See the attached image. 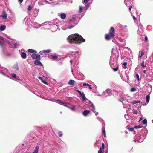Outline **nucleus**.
I'll return each instance as SVG.
<instances>
[{
	"label": "nucleus",
	"mask_w": 153,
	"mask_h": 153,
	"mask_svg": "<svg viewBox=\"0 0 153 153\" xmlns=\"http://www.w3.org/2000/svg\"><path fill=\"white\" fill-rule=\"evenodd\" d=\"M75 91L78 92V93H79L80 95L82 94V93L80 91H79V90H75Z\"/></svg>",
	"instance_id": "38"
},
{
	"label": "nucleus",
	"mask_w": 153,
	"mask_h": 153,
	"mask_svg": "<svg viewBox=\"0 0 153 153\" xmlns=\"http://www.w3.org/2000/svg\"><path fill=\"white\" fill-rule=\"evenodd\" d=\"M83 7H79V12L80 13H81L82 11L83 10Z\"/></svg>",
	"instance_id": "28"
},
{
	"label": "nucleus",
	"mask_w": 153,
	"mask_h": 153,
	"mask_svg": "<svg viewBox=\"0 0 153 153\" xmlns=\"http://www.w3.org/2000/svg\"><path fill=\"white\" fill-rule=\"evenodd\" d=\"M43 53H44V52L43 51H40L39 52V53L41 55Z\"/></svg>",
	"instance_id": "52"
},
{
	"label": "nucleus",
	"mask_w": 153,
	"mask_h": 153,
	"mask_svg": "<svg viewBox=\"0 0 153 153\" xmlns=\"http://www.w3.org/2000/svg\"><path fill=\"white\" fill-rule=\"evenodd\" d=\"M150 96L149 95H147L146 97V101L147 103L149 102Z\"/></svg>",
	"instance_id": "16"
},
{
	"label": "nucleus",
	"mask_w": 153,
	"mask_h": 153,
	"mask_svg": "<svg viewBox=\"0 0 153 153\" xmlns=\"http://www.w3.org/2000/svg\"><path fill=\"white\" fill-rule=\"evenodd\" d=\"M39 149V147L37 146L35 149V151L32 153H38V151Z\"/></svg>",
	"instance_id": "14"
},
{
	"label": "nucleus",
	"mask_w": 153,
	"mask_h": 153,
	"mask_svg": "<svg viewBox=\"0 0 153 153\" xmlns=\"http://www.w3.org/2000/svg\"><path fill=\"white\" fill-rule=\"evenodd\" d=\"M73 27H74V26H73V25H71V26H70V27H69V28H72Z\"/></svg>",
	"instance_id": "59"
},
{
	"label": "nucleus",
	"mask_w": 153,
	"mask_h": 153,
	"mask_svg": "<svg viewBox=\"0 0 153 153\" xmlns=\"http://www.w3.org/2000/svg\"><path fill=\"white\" fill-rule=\"evenodd\" d=\"M27 51L29 52L33 53V54H36L37 53V52L36 51L32 49H29Z\"/></svg>",
	"instance_id": "7"
},
{
	"label": "nucleus",
	"mask_w": 153,
	"mask_h": 153,
	"mask_svg": "<svg viewBox=\"0 0 153 153\" xmlns=\"http://www.w3.org/2000/svg\"><path fill=\"white\" fill-rule=\"evenodd\" d=\"M102 133L104 135V137H106V135H105V127H102Z\"/></svg>",
	"instance_id": "12"
},
{
	"label": "nucleus",
	"mask_w": 153,
	"mask_h": 153,
	"mask_svg": "<svg viewBox=\"0 0 153 153\" xmlns=\"http://www.w3.org/2000/svg\"><path fill=\"white\" fill-rule=\"evenodd\" d=\"M61 105H62L65 106L67 107L68 104V103H65V102H62V104Z\"/></svg>",
	"instance_id": "21"
},
{
	"label": "nucleus",
	"mask_w": 153,
	"mask_h": 153,
	"mask_svg": "<svg viewBox=\"0 0 153 153\" xmlns=\"http://www.w3.org/2000/svg\"><path fill=\"white\" fill-rule=\"evenodd\" d=\"M31 57L34 59L40 60L41 59V56L39 54H33L31 56Z\"/></svg>",
	"instance_id": "3"
},
{
	"label": "nucleus",
	"mask_w": 153,
	"mask_h": 153,
	"mask_svg": "<svg viewBox=\"0 0 153 153\" xmlns=\"http://www.w3.org/2000/svg\"><path fill=\"white\" fill-rule=\"evenodd\" d=\"M141 66L143 67H146V64L144 65V61H143L141 64Z\"/></svg>",
	"instance_id": "25"
},
{
	"label": "nucleus",
	"mask_w": 153,
	"mask_h": 153,
	"mask_svg": "<svg viewBox=\"0 0 153 153\" xmlns=\"http://www.w3.org/2000/svg\"><path fill=\"white\" fill-rule=\"evenodd\" d=\"M104 148H105L104 144L103 143H102V144L101 146V147H100V149H104Z\"/></svg>",
	"instance_id": "24"
},
{
	"label": "nucleus",
	"mask_w": 153,
	"mask_h": 153,
	"mask_svg": "<svg viewBox=\"0 0 153 153\" xmlns=\"http://www.w3.org/2000/svg\"><path fill=\"white\" fill-rule=\"evenodd\" d=\"M58 134L59 137H61L63 135V133L61 131H59L58 133Z\"/></svg>",
	"instance_id": "18"
},
{
	"label": "nucleus",
	"mask_w": 153,
	"mask_h": 153,
	"mask_svg": "<svg viewBox=\"0 0 153 153\" xmlns=\"http://www.w3.org/2000/svg\"><path fill=\"white\" fill-rule=\"evenodd\" d=\"M89 113L90 111L89 110H85L83 112V114L85 116H86Z\"/></svg>",
	"instance_id": "8"
},
{
	"label": "nucleus",
	"mask_w": 153,
	"mask_h": 153,
	"mask_svg": "<svg viewBox=\"0 0 153 153\" xmlns=\"http://www.w3.org/2000/svg\"><path fill=\"white\" fill-rule=\"evenodd\" d=\"M119 100L121 102H122L124 100V99L123 97L120 98V99H119Z\"/></svg>",
	"instance_id": "41"
},
{
	"label": "nucleus",
	"mask_w": 153,
	"mask_h": 153,
	"mask_svg": "<svg viewBox=\"0 0 153 153\" xmlns=\"http://www.w3.org/2000/svg\"><path fill=\"white\" fill-rule=\"evenodd\" d=\"M1 74H2L4 76L8 77V76L4 72L1 71Z\"/></svg>",
	"instance_id": "23"
},
{
	"label": "nucleus",
	"mask_w": 153,
	"mask_h": 153,
	"mask_svg": "<svg viewBox=\"0 0 153 153\" xmlns=\"http://www.w3.org/2000/svg\"><path fill=\"white\" fill-rule=\"evenodd\" d=\"M68 41L71 44H80L82 42H85V40L82 36L78 34L70 35L68 39Z\"/></svg>",
	"instance_id": "1"
},
{
	"label": "nucleus",
	"mask_w": 153,
	"mask_h": 153,
	"mask_svg": "<svg viewBox=\"0 0 153 153\" xmlns=\"http://www.w3.org/2000/svg\"><path fill=\"white\" fill-rule=\"evenodd\" d=\"M21 57L23 59H25L27 57V55L25 53L22 52L21 54Z\"/></svg>",
	"instance_id": "10"
},
{
	"label": "nucleus",
	"mask_w": 153,
	"mask_h": 153,
	"mask_svg": "<svg viewBox=\"0 0 153 153\" xmlns=\"http://www.w3.org/2000/svg\"><path fill=\"white\" fill-rule=\"evenodd\" d=\"M12 76L14 78H16V75L14 73L12 74Z\"/></svg>",
	"instance_id": "40"
},
{
	"label": "nucleus",
	"mask_w": 153,
	"mask_h": 153,
	"mask_svg": "<svg viewBox=\"0 0 153 153\" xmlns=\"http://www.w3.org/2000/svg\"><path fill=\"white\" fill-rule=\"evenodd\" d=\"M23 0H19V1L20 3H22L23 2Z\"/></svg>",
	"instance_id": "58"
},
{
	"label": "nucleus",
	"mask_w": 153,
	"mask_h": 153,
	"mask_svg": "<svg viewBox=\"0 0 153 153\" xmlns=\"http://www.w3.org/2000/svg\"><path fill=\"white\" fill-rule=\"evenodd\" d=\"M104 152V149H100L98 151V153H103Z\"/></svg>",
	"instance_id": "22"
},
{
	"label": "nucleus",
	"mask_w": 153,
	"mask_h": 153,
	"mask_svg": "<svg viewBox=\"0 0 153 153\" xmlns=\"http://www.w3.org/2000/svg\"><path fill=\"white\" fill-rule=\"evenodd\" d=\"M142 123L143 124H145L147 123V121L146 119H144L142 121Z\"/></svg>",
	"instance_id": "20"
},
{
	"label": "nucleus",
	"mask_w": 153,
	"mask_h": 153,
	"mask_svg": "<svg viewBox=\"0 0 153 153\" xmlns=\"http://www.w3.org/2000/svg\"><path fill=\"white\" fill-rule=\"evenodd\" d=\"M84 86H88L89 85V84L88 83H84L83 85Z\"/></svg>",
	"instance_id": "44"
},
{
	"label": "nucleus",
	"mask_w": 153,
	"mask_h": 153,
	"mask_svg": "<svg viewBox=\"0 0 153 153\" xmlns=\"http://www.w3.org/2000/svg\"><path fill=\"white\" fill-rule=\"evenodd\" d=\"M6 28V27L4 25H1L0 27V30L1 31H3Z\"/></svg>",
	"instance_id": "15"
},
{
	"label": "nucleus",
	"mask_w": 153,
	"mask_h": 153,
	"mask_svg": "<svg viewBox=\"0 0 153 153\" xmlns=\"http://www.w3.org/2000/svg\"><path fill=\"white\" fill-rule=\"evenodd\" d=\"M136 77L137 78V79L138 80V81H139L140 80L139 76V75H138V74H137L136 75Z\"/></svg>",
	"instance_id": "37"
},
{
	"label": "nucleus",
	"mask_w": 153,
	"mask_h": 153,
	"mask_svg": "<svg viewBox=\"0 0 153 153\" xmlns=\"http://www.w3.org/2000/svg\"><path fill=\"white\" fill-rule=\"evenodd\" d=\"M1 17H2L3 19L7 18V16L5 11L4 10L3 11L1 15Z\"/></svg>",
	"instance_id": "4"
},
{
	"label": "nucleus",
	"mask_w": 153,
	"mask_h": 153,
	"mask_svg": "<svg viewBox=\"0 0 153 153\" xmlns=\"http://www.w3.org/2000/svg\"><path fill=\"white\" fill-rule=\"evenodd\" d=\"M145 41L146 42H147L148 41V38L146 36L145 38Z\"/></svg>",
	"instance_id": "50"
},
{
	"label": "nucleus",
	"mask_w": 153,
	"mask_h": 153,
	"mask_svg": "<svg viewBox=\"0 0 153 153\" xmlns=\"http://www.w3.org/2000/svg\"><path fill=\"white\" fill-rule=\"evenodd\" d=\"M89 0H84L83 2L85 3H87Z\"/></svg>",
	"instance_id": "48"
},
{
	"label": "nucleus",
	"mask_w": 153,
	"mask_h": 153,
	"mask_svg": "<svg viewBox=\"0 0 153 153\" xmlns=\"http://www.w3.org/2000/svg\"><path fill=\"white\" fill-rule=\"evenodd\" d=\"M38 79H39L41 80V81L42 82V80H43L42 79V78L41 76H39L38 77Z\"/></svg>",
	"instance_id": "47"
},
{
	"label": "nucleus",
	"mask_w": 153,
	"mask_h": 153,
	"mask_svg": "<svg viewBox=\"0 0 153 153\" xmlns=\"http://www.w3.org/2000/svg\"><path fill=\"white\" fill-rule=\"evenodd\" d=\"M137 113V110H135L133 112V114H136Z\"/></svg>",
	"instance_id": "49"
},
{
	"label": "nucleus",
	"mask_w": 153,
	"mask_h": 153,
	"mask_svg": "<svg viewBox=\"0 0 153 153\" xmlns=\"http://www.w3.org/2000/svg\"><path fill=\"white\" fill-rule=\"evenodd\" d=\"M141 51V54L140 56V58H141L143 56V55L144 54V51L143 50H142Z\"/></svg>",
	"instance_id": "29"
},
{
	"label": "nucleus",
	"mask_w": 153,
	"mask_h": 153,
	"mask_svg": "<svg viewBox=\"0 0 153 153\" xmlns=\"http://www.w3.org/2000/svg\"><path fill=\"white\" fill-rule=\"evenodd\" d=\"M58 58V56L56 55H52L50 56V58L53 60L56 59Z\"/></svg>",
	"instance_id": "9"
},
{
	"label": "nucleus",
	"mask_w": 153,
	"mask_h": 153,
	"mask_svg": "<svg viewBox=\"0 0 153 153\" xmlns=\"http://www.w3.org/2000/svg\"><path fill=\"white\" fill-rule=\"evenodd\" d=\"M0 46L1 47H2L3 46V45H2V43H1V42L0 41Z\"/></svg>",
	"instance_id": "55"
},
{
	"label": "nucleus",
	"mask_w": 153,
	"mask_h": 153,
	"mask_svg": "<svg viewBox=\"0 0 153 153\" xmlns=\"http://www.w3.org/2000/svg\"><path fill=\"white\" fill-rule=\"evenodd\" d=\"M128 130L130 131H135L134 130V128H129Z\"/></svg>",
	"instance_id": "31"
},
{
	"label": "nucleus",
	"mask_w": 153,
	"mask_h": 153,
	"mask_svg": "<svg viewBox=\"0 0 153 153\" xmlns=\"http://www.w3.org/2000/svg\"><path fill=\"white\" fill-rule=\"evenodd\" d=\"M42 82L45 84L48 85V83L45 81L42 80Z\"/></svg>",
	"instance_id": "43"
},
{
	"label": "nucleus",
	"mask_w": 153,
	"mask_h": 153,
	"mask_svg": "<svg viewBox=\"0 0 153 153\" xmlns=\"http://www.w3.org/2000/svg\"><path fill=\"white\" fill-rule=\"evenodd\" d=\"M127 65V63L126 62H125L123 63V65L125 66L124 68L126 69L127 68L126 65Z\"/></svg>",
	"instance_id": "35"
},
{
	"label": "nucleus",
	"mask_w": 153,
	"mask_h": 153,
	"mask_svg": "<svg viewBox=\"0 0 153 153\" xmlns=\"http://www.w3.org/2000/svg\"><path fill=\"white\" fill-rule=\"evenodd\" d=\"M14 68L17 70H18L19 69V67L18 65H15L14 66Z\"/></svg>",
	"instance_id": "39"
},
{
	"label": "nucleus",
	"mask_w": 153,
	"mask_h": 153,
	"mask_svg": "<svg viewBox=\"0 0 153 153\" xmlns=\"http://www.w3.org/2000/svg\"><path fill=\"white\" fill-rule=\"evenodd\" d=\"M88 87H89V88L90 89V90H91L92 89V88L91 87V85H88Z\"/></svg>",
	"instance_id": "51"
},
{
	"label": "nucleus",
	"mask_w": 153,
	"mask_h": 153,
	"mask_svg": "<svg viewBox=\"0 0 153 153\" xmlns=\"http://www.w3.org/2000/svg\"><path fill=\"white\" fill-rule=\"evenodd\" d=\"M14 46L15 48H17L19 46V45L16 43H15L14 45Z\"/></svg>",
	"instance_id": "42"
},
{
	"label": "nucleus",
	"mask_w": 153,
	"mask_h": 153,
	"mask_svg": "<svg viewBox=\"0 0 153 153\" xmlns=\"http://www.w3.org/2000/svg\"><path fill=\"white\" fill-rule=\"evenodd\" d=\"M44 52V53H49L51 51L50 50H46L43 51Z\"/></svg>",
	"instance_id": "19"
},
{
	"label": "nucleus",
	"mask_w": 153,
	"mask_h": 153,
	"mask_svg": "<svg viewBox=\"0 0 153 153\" xmlns=\"http://www.w3.org/2000/svg\"><path fill=\"white\" fill-rule=\"evenodd\" d=\"M55 101H56V103H58V104H60V105L61 104L62 102L60 100H56Z\"/></svg>",
	"instance_id": "17"
},
{
	"label": "nucleus",
	"mask_w": 153,
	"mask_h": 153,
	"mask_svg": "<svg viewBox=\"0 0 153 153\" xmlns=\"http://www.w3.org/2000/svg\"><path fill=\"white\" fill-rule=\"evenodd\" d=\"M133 18L134 21H136L137 20V18H135L134 16H133Z\"/></svg>",
	"instance_id": "46"
},
{
	"label": "nucleus",
	"mask_w": 153,
	"mask_h": 153,
	"mask_svg": "<svg viewBox=\"0 0 153 153\" xmlns=\"http://www.w3.org/2000/svg\"><path fill=\"white\" fill-rule=\"evenodd\" d=\"M140 102V101H135L134 102H133L132 103V104H136V103H139Z\"/></svg>",
	"instance_id": "36"
},
{
	"label": "nucleus",
	"mask_w": 153,
	"mask_h": 153,
	"mask_svg": "<svg viewBox=\"0 0 153 153\" xmlns=\"http://www.w3.org/2000/svg\"><path fill=\"white\" fill-rule=\"evenodd\" d=\"M132 7V6H130L129 8V10H130V11H131V9Z\"/></svg>",
	"instance_id": "54"
},
{
	"label": "nucleus",
	"mask_w": 153,
	"mask_h": 153,
	"mask_svg": "<svg viewBox=\"0 0 153 153\" xmlns=\"http://www.w3.org/2000/svg\"><path fill=\"white\" fill-rule=\"evenodd\" d=\"M143 73H144V74H146V70H144L143 71Z\"/></svg>",
	"instance_id": "57"
},
{
	"label": "nucleus",
	"mask_w": 153,
	"mask_h": 153,
	"mask_svg": "<svg viewBox=\"0 0 153 153\" xmlns=\"http://www.w3.org/2000/svg\"><path fill=\"white\" fill-rule=\"evenodd\" d=\"M0 39L1 40H4V38L1 36L0 37Z\"/></svg>",
	"instance_id": "56"
},
{
	"label": "nucleus",
	"mask_w": 153,
	"mask_h": 153,
	"mask_svg": "<svg viewBox=\"0 0 153 153\" xmlns=\"http://www.w3.org/2000/svg\"><path fill=\"white\" fill-rule=\"evenodd\" d=\"M28 10L30 11L32 9V7L31 5H29L28 7Z\"/></svg>",
	"instance_id": "34"
},
{
	"label": "nucleus",
	"mask_w": 153,
	"mask_h": 153,
	"mask_svg": "<svg viewBox=\"0 0 153 153\" xmlns=\"http://www.w3.org/2000/svg\"><path fill=\"white\" fill-rule=\"evenodd\" d=\"M106 93L108 94H110L111 93V91H110V89H107L106 90Z\"/></svg>",
	"instance_id": "33"
},
{
	"label": "nucleus",
	"mask_w": 153,
	"mask_h": 153,
	"mask_svg": "<svg viewBox=\"0 0 153 153\" xmlns=\"http://www.w3.org/2000/svg\"><path fill=\"white\" fill-rule=\"evenodd\" d=\"M66 15L65 13H62L60 15V17L62 19H65L66 18Z\"/></svg>",
	"instance_id": "13"
},
{
	"label": "nucleus",
	"mask_w": 153,
	"mask_h": 153,
	"mask_svg": "<svg viewBox=\"0 0 153 153\" xmlns=\"http://www.w3.org/2000/svg\"><path fill=\"white\" fill-rule=\"evenodd\" d=\"M39 60H35L34 61V63L36 65H40L42 66L43 65L39 61Z\"/></svg>",
	"instance_id": "5"
},
{
	"label": "nucleus",
	"mask_w": 153,
	"mask_h": 153,
	"mask_svg": "<svg viewBox=\"0 0 153 153\" xmlns=\"http://www.w3.org/2000/svg\"><path fill=\"white\" fill-rule=\"evenodd\" d=\"M76 83V82L74 80H70L68 82V85L71 86H73Z\"/></svg>",
	"instance_id": "6"
},
{
	"label": "nucleus",
	"mask_w": 153,
	"mask_h": 153,
	"mask_svg": "<svg viewBox=\"0 0 153 153\" xmlns=\"http://www.w3.org/2000/svg\"><path fill=\"white\" fill-rule=\"evenodd\" d=\"M141 120V119L139 121Z\"/></svg>",
	"instance_id": "63"
},
{
	"label": "nucleus",
	"mask_w": 153,
	"mask_h": 153,
	"mask_svg": "<svg viewBox=\"0 0 153 153\" xmlns=\"http://www.w3.org/2000/svg\"><path fill=\"white\" fill-rule=\"evenodd\" d=\"M81 96L82 100L83 101L85 100L86 98L83 92H82V94L80 95Z\"/></svg>",
	"instance_id": "11"
},
{
	"label": "nucleus",
	"mask_w": 153,
	"mask_h": 153,
	"mask_svg": "<svg viewBox=\"0 0 153 153\" xmlns=\"http://www.w3.org/2000/svg\"><path fill=\"white\" fill-rule=\"evenodd\" d=\"M115 29L113 27H111L109 30V34H105V37L106 40H109L115 36Z\"/></svg>",
	"instance_id": "2"
},
{
	"label": "nucleus",
	"mask_w": 153,
	"mask_h": 153,
	"mask_svg": "<svg viewBox=\"0 0 153 153\" xmlns=\"http://www.w3.org/2000/svg\"><path fill=\"white\" fill-rule=\"evenodd\" d=\"M141 128V126L140 125H138L137 126H135L134 127V128L135 129H137V128Z\"/></svg>",
	"instance_id": "30"
},
{
	"label": "nucleus",
	"mask_w": 153,
	"mask_h": 153,
	"mask_svg": "<svg viewBox=\"0 0 153 153\" xmlns=\"http://www.w3.org/2000/svg\"><path fill=\"white\" fill-rule=\"evenodd\" d=\"M91 107L92 108L93 111H94L95 110V106L93 104H92L91 105Z\"/></svg>",
	"instance_id": "26"
},
{
	"label": "nucleus",
	"mask_w": 153,
	"mask_h": 153,
	"mask_svg": "<svg viewBox=\"0 0 153 153\" xmlns=\"http://www.w3.org/2000/svg\"><path fill=\"white\" fill-rule=\"evenodd\" d=\"M136 89L134 87H132L130 90L131 92H134L136 91Z\"/></svg>",
	"instance_id": "27"
},
{
	"label": "nucleus",
	"mask_w": 153,
	"mask_h": 153,
	"mask_svg": "<svg viewBox=\"0 0 153 153\" xmlns=\"http://www.w3.org/2000/svg\"><path fill=\"white\" fill-rule=\"evenodd\" d=\"M125 133H126V134H127V132L126 131H125Z\"/></svg>",
	"instance_id": "61"
},
{
	"label": "nucleus",
	"mask_w": 153,
	"mask_h": 153,
	"mask_svg": "<svg viewBox=\"0 0 153 153\" xmlns=\"http://www.w3.org/2000/svg\"><path fill=\"white\" fill-rule=\"evenodd\" d=\"M105 153H108L106 151H105Z\"/></svg>",
	"instance_id": "62"
},
{
	"label": "nucleus",
	"mask_w": 153,
	"mask_h": 153,
	"mask_svg": "<svg viewBox=\"0 0 153 153\" xmlns=\"http://www.w3.org/2000/svg\"><path fill=\"white\" fill-rule=\"evenodd\" d=\"M71 109L73 111H74L75 109V108L74 107H72L71 108Z\"/></svg>",
	"instance_id": "53"
},
{
	"label": "nucleus",
	"mask_w": 153,
	"mask_h": 153,
	"mask_svg": "<svg viewBox=\"0 0 153 153\" xmlns=\"http://www.w3.org/2000/svg\"><path fill=\"white\" fill-rule=\"evenodd\" d=\"M45 3H48V2L46 0H45Z\"/></svg>",
	"instance_id": "60"
},
{
	"label": "nucleus",
	"mask_w": 153,
	"mask_h": 153,
	"mask_svg": "<svg viewBox=\"0 0 153 153\" xmlns=\"http://www.w3.org/2000/svg\"><path fill=\"white\" fill-rule=\"evenodd\" d=\"M75 20V18H73L72 19H70L69 20L70 22H73V21Z\"/></svg>",
	"instance_id": "45"
},
{
	"label": "nucleus",
	"mask_w": 153,
	"mask_h": 153,
	"mask_svg": "<svg viewBox=\"0 0 153 153\" xmlns=\"http://www.w3.org/2000/svg\"><path fill=\"white\" fill-rule=\"evenodd\" d=\"M118 67H117L116 68H113V70L114 71H117V70H118Z\"/></svg>",
	"instance_id": "32"
}]
</instances>
